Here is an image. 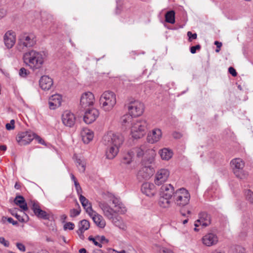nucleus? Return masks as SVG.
<instances>
[{"instance_id":"nucleus-17","label":"nucleus","mask_w":253,"mask_h":253,"mask_svg":"<svg viewBox=\"0 0 253 253\" xmlns=\"http://www.w3.org/2000/svg\"><path fill=\"white\" fill-rule=\"evenodd\" d=\"M31 204L32 205V210L38 218L43 219L48 218V214L41 209L40 204L37 201H31Z\"/></svg>"},{"instance_id":"nucleus-20","label":"nucleus","mask_w":253,"mask_h":253,"mask_svg":"<svg viewBox=\"0 0 253 253\" xmlns=\"http://www.w3.org/2000/svg\"><path fill=\"white\" fill-rule=\"evenodd\" d=\"M142 192L147 196L151 197L156 193V189L154 184L149 182H145L141 186Z\"/></svg>"},{"instance_id":"nucleus-3","label":"nucleus","mask_w":253,"mask_h":253,"mask_svg":"<svg viewBox=\"0 0 253 253\" xmlns=\"http://www.w3.org/2000/svg\"><path fill=\"white\" fill-rule=\"evenodd\" d=\"M113 205L114 208H112L104 201L98 203V206L102 210L104 215L109 220L115 216L116 213L124 214L126 211V208L121 202Z\"/></svg>"},{"instance_id":"nucleus-46","label":"nucleus","mask_w":253,"mask_h":253,"mask_svg":"<svg viewBox=\"0 0 253 253\" xmlns=\"http://www.w3.org/2000/svg\"><path fill=\"white\" fill-rule=\"evenodd\" d=\"M80 213V211L77 209H72L70 211V216L71 217H75Z\"/></svg>"},{"instance_id":"nucleus-4","label":"nucleus","mask_w":253,"mask_h":253,"mask_svg":"<svg viewBox=\"0 0 253 253\" xmlns=\"http://www.w3.org/2000/svg\"><path fill=\"white\" fill-rule=\"evenodd\" d=\"M148 123L145 119H135L133 121L130 133L134 139L143 137L148 129Z\"/></svg>"},{"instance_id":"nucleus-60","label":"nucleus","mask_w":253,"mask_h":253,"mask_svg":"<svg viewBox=\"0 0 253 253\" xmlns=\"http://www.w3.org/2000/svg\"><path fill=\"white\" fill-rule=\"evenodd\" d=\"M181 134L178 132H175L173 133V136L175 138H179L181 137Z\"/></svg>"},{"instance_id":"nucleus-31","label":"nucleus","mask_w":253,"mask_h":253,"mask_svg":"<svg viewBox=\"0 0 253 253\" xmlns=\"http://www.w3.org/2000/svg\"><path fill=\"white\" fill-rule=\"evenodd\" d=\"M133 157L134 151L130 150L124 154L121 161L122 163L123 164L129 165L132 162Z\"/></svg>"},{"instance_id":"nucleus-36","label":"nucleus","mask_w":253,"mask_h":253,"mask_svg":"<svg viewBox=\"0 0 253 253\" xmlns=\"http://www.w3.org/2000/svg\"><path fill=\"white\" fill-rule=\"evenodd\" d=\"M90 224L88 220L84 219L81 220L79 224V229L80 231H85L89 228Z\"/></svg>"},{"instance_id":"nucleus-34","label":"nucleus","mask_w":253,"mask_h":253,"mask_svg":"<svg viewBox=\"0 0 253 253\" xmlns=\"http://www.w3.org/2000/svg\"><path fill=\"white\" fill-rule=\"evenodd\" d=\"M171 198L164 197L161 196L159 200V205L162 208H168L170 207L171 202L170 199Z\"/></svg>"},{"instance_id":"nucleus-50","label":"nucleus","mask_w":253,"mask_h":253,"mask_svg":"<svg viewBox=\"0 0 253 253\" xmlns=\"http://www.w3.org/2000/svg\"><path fill=\"white\" fill-rule=\"evenodd\" d=\"M16 247L17 248L21 251L24 252L25 251V246L20 243H16Z\"/></svg>"},{"instance_id":"nucleus-51","label":"nucleus","mask_w":253,"mask_h":253,"mask_svg":"<svg viewBox=\"0 0 253 253\" xmlns=\"http://www.w3.org/2000/svg\"><path fill=\"white\" fill-rule=\"evenodd\" d=\"M97 240L101 243H108V240L105 238L104 236H97Z\"/></svg>"},{"instance_id":"nucleus-44","label":"nucleus","mask_w":253,"mask_h":253,"mask_svg":"<svg viewBox=\"0 0 253 253\" xmlns=\"http://www.w3.org/2000/svg\"><path fill=\"white\" fill-rule=\"evenodd\" d=\"M74 185L76 188V190L77 191V193L79 196L80 197L81 195H82V190L80 184L78 182H76L74 183Z\"/></svg>"},{"instance_id":"nucleus-18","label":"nucleus","mask_w":253,"mask_h":253,"mask_svg":"<svg viewBox=\"0 0 253 253\" xmlns=\"http://www.w3.org/2000/svg\"><path fill=\"white\" fill-rule=\"evenodd\" d=\"M218 241L217 235L213 233H209L202 238L203 244L207 247H211L216 245Z\"/></svg>"},{"instance_id":"nucleus-29","label":"nucleus","mask_w":253,"mask_h":253,"mask_svg":"<svg viewBox=\"0 0 253 253\" xmlns=\"http://www.w3.org/2000/svg\"><path fill=\"white\" fill-rule=\"evenodd\" d=\"M198 222H201L203 226H207L210 223V216L206 212H201L199 215Z\"/></svg>"},{"instance_id":"nucleus-26","label":"nucleus","mask_w":253,"mask_h":253,"mask_svg":"<svg viewBox=\"0 0 253 253\" xmlns=\"http://www.w3.org/2000/svg\"><path fill=\"white\" fill-rule=\"evenodd\" d=\"M90 216L92 217V220L97 226L101 228H103L105 226V221L101 215L93 211Z\"/></svg>"},{"instance_id":"nucleus-54","label":"nucleus","mask_w":253,"mask_h":253,"mask_svg":"<svg viewBox=\"0 0 253 253\" xmlns=\"http://www.w3.org/2000/svg\"><path fill=\"white\" fill-rule=\"evenodd\" d=\"M160 253H173V252L165 248L160 249Z\"/></svg>"},{"instance_id":"nucleus-49","label":"nucleus","mask_w":253,"mask_h":253,"mask_svg":"<svg viewBox=\"0 0 253 253\" xmlns=\"http://www.w3.org/2000/svg\"><path fill=\"white\" fill-rule=\"evenodd\" d=\"M228 72L233 77H236L237 76V73L235 69L233 67H230L228 68Z\"/></svg>"},{"instance_id":"nucleus-42","label":"nucleus","mask_w":253,"mask_h":253,"mask_svg":"<svg viewBox=\"0 0 253 253\" xmlns=\"http://www.w3.org/2000/svg\"><path fill=\"white\" fill-rule=\"evenodd\" d=\"M187 35L188 37V40L189 42H192L193 40L196 39L197 37V35L196 33L193 34L190 31L188 32Z\"/></svg>"},{"instance_id":"nucleus-30","label":"nucleus","mask_w":253,"mask_h":253,"mask_svg":"<svg viewBox=\"0 0 253 253\" xmlns=\"http://www.w3.org/2000/svg\"><path fill=\"white\" fill-rule=\"evenodd\" d=\"M101 195L104 200L111 201L113 204H117L121 202L119 199L109 192H103Z\"/></svg>"},{"instance_id":"nucleus-21","label":"nucleus","mask_w":253,"mask_h":253,"mask_svg":"<svg viewBox=\"0 0 253 253\" xmlns=\"http://www.w3.org/2000/svg\"><path fill=\"white\" fill-rule=\"evenodd\" d=\"M174 192L173 186L170 184H167L161 187L160 195L164 197L171 198L173 197Z\"/></svg>"},{"instance_id":"nucleus-57","label":"nucleus","mask_w":253,"mask_h":253,"mask_svg":"<svg viewBox=\"0 0 253 253\" xmlns=\"http://www.w3.org/2000/svg\"><path fill=\"white\" fill-rule=\"evenodd\" d=\"M5 127L6 129L10 130L13 129L14 128V126L11 125L10 123H7L5 125Z\"/></svg>"},{"instance_id":"nucleus-6","label":"nucleus","mask_w":253,"mask_h":253,"mask_svg":"<svg viewBox=\"0 0 253 253\" xmlns=\"http://www.w3.org/2000/svg\"><path fill=\"white\" fill-rule=\"evenodd\" d=\"M190 198L188 191L184 188H180L175 191L172 199L177 206L183 207L189 204Z\"/></svg>"},{"instance_id":"nucleus-24","label":"nucleus","mask_w":253,"mask_h":253,"mask_svg":"<svg viewBox=\"0 0 253 253\" xmlns=\"http://www.w3.org/2000/svg\"><path fill=\"white\" fill-rule=\"evenodd\" d=\"M62 99L61 95L56 94L52 95L49 98V107L50 109L54 110L59 107L61 104Z\"/></svg>"},{"instance_id":"nucleus-53","label":"nucleus","mask_w":253,"mask_h":253,"mask_svg":"<svg viewBox=\"0 0 253 253\" xmlns=\"http://www.w3.org/2000/svg\"><path fill=\"white\" fill-rule=\"evenodd\" d=\"M214 44L216 45L217 48L215 49V52H218L220 50V47L222 46V43L218 41H215Z\"/></svg>"},{"instance_id":"nucleus-13","label":"nucleus","mask_w":253,"mask_h":253,"mask_svg":"<svg viewBox=\"0 0 253 253\" xmlns=\"http://www.w3.org/2000/svg\"><path fill=\"white\" fill-rule=\"evenodd\" d=\"M169 171L167 169H159L155 175L154 182L155 184L160 186L166 182L169 177Z\"/></svg>"},{"instance_id":"nucleus-58","label":"nucleus","mask_w":253,"mask_h":253,"mask_svg":"<svg viewBox=\"0 0 253 253\" xmlns=\"http://www.w3.org/2000/svg\"><path fill=\"white\" fill-rule=\"evenodd\" d=\"M6 15V10L3 8L0 9V19Z\"/></svg>"},{"instance_id":"nucleus-35","label":"nucleus","mask_w":253,"mask_h":253,"mask_svg":"<svg viewBox=\"0 0 253 253\" xmlns=\"http://www.w3.org/2000/svg\"><path fill=\"white\" fill-rule=\"evenodd\" d=\"M132 117L133 116L129 113L124 115L121 118L122 125L125 126H128L129 124H131L132 125L133 121L135 120V119H133Z\"/></svg>"},{"instance_id":"nucleus-48","label":"nucleus","mask_w":253,"mask_h":253,"mask_svg":"<svg viewBox=\"0 0 253 253\" xmlns=\"http://www.w3.org/2000/svg\"><path fill=\"white\" fill-rule=\"evenodd\" d=\"M0 243L2 244L5 247H8L9 243L8 241L6 240L3 237H0Z\"/></svg>"},{"instance_id":"nucleus-11","label":"nucleus","mask_w":253,"mask_h":253,"mask_svg":"<svg viewBox=\"0 0 253 253\" xmlns=\"http://www.w3.org/2000/svg\"><path fill=\"white\" fill-rule=\"evenodd\" d=\"M34 133L31 131L19 132L16 137V140L20 145L29 144L34 139Z\"/></svg>"},{"instance_id":"nucleus-22","label":"nucleus","mask_w":253,"mask_h":253,"mask_svg":"<svg viewBox=\"0 0 253 253\" xmlns=\"http://www.w3.org/2000/svg\"><path fill=\"white\" fill-rule=\"evenodd\" d=\"M153 173V168L151 166H145L138 171L137 177L140 180L148 179Z\"/></svg>"},{"instance_id":"nucleus-40","label":"nucleus","mask_w":253,"mask_h":253,"mask_svg":"<svg viewBox=\"0 0 253 253\" xmlns=\"http://www.w3.org/2000/svg\"><path fill=\"white\" fill-rule=\"evenodd\" d=\"M29 72L24 68H21L19 72V75L21 77L25 78L29 74Z\"/></svg>"},{"instance_id":"nucleus-28","label":"nucleus","mask_w":253,"mask_h":253,"mask_svg":"<svg viewBox=\"0 0 253 253\" xmlns=\"http://www.w3.org/2000/svg\"><path fill=\"white\" fill-rule=\"evenodd\" d=\"M110 220L112 223L121 230H126V226L121 217L115 216L111 218Z\"/></svg>"},{"instance_id":"nucleus-62","label":"nucleus","mask_w":253,"mask_h":253,"mask_svg":"<svg viewBox=\"0 0 253 253\" xmlns=\"http://www.w3.org/2000/svg\"><path fill=\"white\" fill-rule=\"evenodd\" d=\"M67 216L65 214H62L61 215L60 218L62 220L64 221L67 219Z\"/></svg>"},{"instance_id":"nucleus-8","label":"nucleus","mask_w":253,"mask_h":253,"mask_svg":"<svg viewBox=\"0 0 253 253\" xmlns=\"http://www.w3.org/2000/svg\"><path fill=\"white\" fill-rule=\"evenodd\" d=\"M134 151V154L136 153L137 157H143V161L147 160L148 164H151L156 155L155 152L152 149H148L145 145H141L139 147L131 149Z\"/></svg>"},{"instance_id":"nucleus-1","label":"nucleus","mask_w":253,"mask_h":253,"mask_svg":"<svg viewBox=\"0 0 253 253\" xmlns=\"http://www.w3.org/2000/svg\"><path fill=\"white\" fill-rule=\"evenodd\" d=\"M124 142V136L118 132L109 131L104 135L102 143L106 147V156L108 159H114L118 154Z\"/></svg>"},{"instance_id":"nucleus-27","label":"nucleus","mask_w":253,"mask_h":253,"mask_svg":"<svg viewBox=\"0 0 253 253\" xmlns=\"http://www.w3.org/2000/svg\"><path fill=\"white\" fill-rule=\"evenodd\" d=\"M79 200L82 205V206L86 211V212L88 213L89 215H91V213L93 212L90 203L89 201L84 196L81 195L79 197Z\"/></svg>"},{"instance_id":"nucleus-15","label":"nucleus","mask_w":253,"mask_h":253,"mask_svg":"<svg viewBox=\"0 0 253 253\" xmlns=\"http://www.w3.org/2000/svg\"><path fill=\"white\" fill-rule=\"evenodd\" d=\"M76 118L75 115L69 111H65L62 116V121L66 126L72 127L75 124Z\"/></svg>"},{"instance_id":"nucleus-2","label":"nucleus","mask_w":253,"mask_h":253,"mask_svg":"<svg viewBox=\"0 0 253 253\" xmlns=\"http://www.w3.org/2000/svg\"><path fill=\"white\" fill-rule=\"evenodd\" d=\"M25 64L30 69L35 70L40 69L44 63V53L35 50H31L23 55Z\"/></svg>"},{"instance_id":"nucleus-14","label":"nucleus","mask_w":253,"mask_h":253,"mask_svg":"<svg viewBox=\"0 0 253 253\" xmlns=\"http://www.w3.org/2000/svg\"><path fill=\"white\" fill-rule=\"evenodd\" d=\"M84 116V121L87 124H91L95 121L99 115V111L94 108H87Z\"/></svg>"},{"instance_id":"nucleus-43","label":"nucleus","mask_w":253,"mask_h":253,"mask_svg":"<svg viewBox=\"0 0 253 253\" xmlns=\"http://www.w3.org/2000/svg\"><path fill=\"white\" fill-rule=\"evenodd\" d=\"M74 227H75L74 224L71 222H67L64 225V229L65 230H67V229L73 230V229H74Z\"/></svg>"},{"instance_id":"nucleus-19","label":"nucleus","mask_w":253,"mask_h":253,"mask_svg":"<svg viewBox=\"0 0 253 253\" xmlns=\"http://www.w3.org/2000/svg\"><path fill=\"white\" fill-rule=\"evenodd\" d=\"M3 41L4 44L7 48H12L16 41L15 33L11 30L6 32L4 35Z\"/></svg>"},{"instance_id":"nucleus-45","label":"nucleus","mask_w":253,"mask_h":253,"mask_svg":"<svg viewBox=\"0 0 253 253\" xmlns=\"http://www.w3.org/2000/svg\"><path fill=\"white\" fill-rule=\"evenodd\" d=\"M34 139L38 141V143L43 145H46V143L44 140L41 138L40 136L34 133Z\"/></svg>"},{"instance_id":"nucleus-39","label":"nucleus","mask_w":253,"mask_h":253,"mask_svg":"<svg viewBox=\"0 0 253 253\" xmlns=\"http://www.w3.org/2000/svg\"><path fill=\"white\" fill-rule=\"evenodd\" d=\"M245 195L246 200L251 203H253V192L250 190H248L245 191Z\"/></svg>"},{"instance_id":"nucleus-25","label":"nucleus","mask_w":253,"mask_h":253,"mask_svg":"<svg viewBox=\"0 0 253 253\" xmlns=\"http://www.w3.org/2000/svg\"><path fill=\"white\" fill-rule=\"evenodd\" d=\"M81 135L84 143L88 144L94 137L93 132L87 128H84L81 131Z\"/></svg>"},{"instance_id":"nucleus-61","label":"nucleus","mask_w":253,"mask_h":253,"mask_svg":"<svg viewBox=\"0 0 253 253\" xmlns=\"http://www.w3.org/2000/svg\"><path fill=\"white\" fill-rule=\"evenodd\" d=\"M70 175L71 179L74 182V183H75L76 182H78L76 178L75 177V176H74V175L73 173H71L70 174Z\"/></svg>"},{"instance_id":"nucleus-63","label":"nucleus","mask_w":253,"mask_h":253,"mask_svg":"<svg viewBox=\"0 0 253 253\" xmlns=\"http://www.w3.org/2000/svg\"><path fill=\"white\" fill-rule=\"evenodd\" d=\"M80 253H87L85 249L82 248L79 250Z\"/></svg>"},{"instance_id":"nucleus-7","label":"nucleus","mask_w":253,"mask_h":253,"mask_svg":"<svg viewBox=\"0 0 253 253\" xmlns=\"http://www.w3.org/2000/svg\"><path fill=\"white\" fill-rule=\"evenodd\" d=\"M36 43V36L34 34L24 33L19 37L17 49L19 51H23L27 47L34 46Z\"/></svg>"},{"instance_id":"nucleus-23","label":"nucleus","mask_w":253,"mask_h":253,"mask_svg":"<svg viewBox=\"0 0 253 253\" xmlns=\"http://www.w3.org/2000/svg\"><path fill=\"white\" fill-rule=\"evenodd\" d=\"M53 83L52 79L47 76H42L39 81L40 86L44 90H49L52 86Z\"/></svg>"},{"instance_id":"nucleus-12","label":"nucleus","mask_w":253,"mask_h":253,"mask_svg":"<svg viewBox=\"0 0 253 253\" xmlns=\"http://www.w3.org/2000/svg\"><path fill=\"white\" fill-rule=\"evenodd\" d=\"M95 102L94 94L89 91L82 94L80 99V105L82 108L87 109L92 106Z\"/></svg>"},{"instance_id":"nucleus-52","label":"nucleus","mask_w":253,"mask_h":253,"mask_svg":"<svg viewBox=\"0 0 253 253\" xmlns=\"http://www.w3.org/2000/svg\"><path fill=\"white\" fill-rule=\"evenodd\" d=\"M12 214L14 215L20 222H24V218L17 213H14V211L12 213Z\"/></svg>"},{"instance_id":"nucleus-59","label":"nucleus","mask_w":253,"mask_h":253,"mask_svg":"<svg viewBox=\"0 0 253 253\" xmlns=\"http://www.w3.org/2000/svg\"><path fill=\"white\" fill-rule=\"evenodd\" d=\"M7 220L9 223H12L13 225H16L17 224V222L16 221H14L11 217H9Z\"/></svg>"},{"instance_id":"nucleus-38","label":"nucleus","mask_w":253,"mask_h":253,"mask_svg":"<svg viewBox=\"0 0 253 253\" xmlns=\"http://www.w3.org/2000/svg\"><path fill=\"white\" fill-rule=\"evenodd\" d=\"M76 162L79 170L81 172H84L85 169V163L83 160L80 158H77Z\"/></svg>"},{"instance_id":"nucleus-64","label":"nucleus","mask_w":253,"mask_h":253,"mask_svg":"<svg viewBox=\"0 0 253 253\" xmlns=\"http://www.w3.org/2000/svg\"><path fill=\"white\" fill-rule=\"evenodd\" d=\"M211 253H224L222 252L220 250H215L213 251V252H212Z\"/></svg>"},{"instance_id":"nucleus-56","label":"nucleus","mask_w":253,"mask_h":253,"mask_svg":"<svg viewBox=\"0 0 253 253\" xmlns=\"http://www.w3.org/2000/svg\"><path fill=\"white\" fill-rule=\"evenodd\" d=\"M77 234H78L80 238L82 240H84V231H80L79 230H78L77 231Z\"/></svg>"},{"instance_id":"nucleus-32","label":"nucleus","mask_w":253,"mask_h":253,"mask_svg":"<svg viewBox=\"0 0 253 253\" xmlns=\"http://www.w3.org/2000/svg\"><path fill=\"white\" fill-rule=\"evenodd\" d=\"M159 153L161 156L162 159L166 161L169 160L173 155L172 151L166 148L160 150Z\"/></svg>"},{"instance_id":"nucleus-33","label":"nucleus","mask_w":253,"mask_h":253,"mask_svg":"<svg viewBox=\"0 0 253 253\" xmlns=\"http://www.w3.org/2000/svg\"><path fill=\"white\" fill-rule=\"evenodd\" d=\"M14 202L15 204L19 206L23 211H26L28 210L27 204L23 196H16L14 200Z\"/></svg>"},{"instance_id":"nucleus-10","label":"nucleus","mask_w":253,"mask_h":253,"mask_svg":"<svg viewBox=\"0 0 253 253\" xmlns=\"http://www.w3.org/2000/svg\"><path fill=\"white\" fill-rule=\"evenodd\" d=\"M129 113L134 117L141 116L144 110V104L138 100L130 102L128 105Z\"/></svg>"},{"instance_id":"nucleus-47","label":"nucleus","mask_w":253,"mask_h":253,"mask_svg":"<svg viewBox=\"0 0 253 253\" xmlns=\"http://www.w3.org/2000/svg\"><path fill=\"white\" fill-rule=\"evenodd\" d=\"M201 49V45L197 44L195 46H193L190 47V52L192 54H194L196 52L197 50H200Z\"/></svg>"},{"instance_id":"nucleus-9","label":"nucleus","mask_w":253,"mask_h":253,"mask_svg":"<svg viewBox=\"0 0 253 253\" xmlns=\"http://www.w3.org/2000/svg\"><path fill=\"white\" fill-rule=\"evenodd\" d=\"M230 164L233 172L236 177L240 179L247 177L248 174L243 169L245 163L241 159H234L231 161Z\"/></svg>"},{"instance_id":"nucleus-41","label":"nucleus","mask_w":253,"mask_h":253,"mask_svg":"<svg viewBox=\"0 0 253 253\" xmlns=\"http://www.w3.org/2000/svg\"><path fill=\"white\" fill-rule=\"evenodd\" d=\"M88 240L90 241H92L93 244H94V245H95L96 246L99 247V248H102V245L101 244L98 243L96 240H97V239L96 238V237L95 238H93L92 236H90L88 238Z\"/></svg>"},{"instance_id":"nucleus-16","label":"nucleus","mask_w":253,"mask_h":253,"mask_svg":"<svg viewBox=\"0 0 253 253\" xmlns=\"http://www.w3.org/2000/svg\"><path fill=\"white\" fill-rule=\"evenodd\" d=\"M162 136L161 129L158 128H155L148 133L147 140L149 143L153 144L158 142L161 138Z\"/></svg>"},{"instance_id":"nucleus-37","label":"nucleus","mask_w":253,"mask_h":253,"mask_svg":"<svg viewBox=\"0 0 253 253\" xmlns=\"http://www.w3.org/2000/svg\"><path fill=\"white\" fill-rule=\"evenodd\" d=\"M174 12L172 10L167 12L165 15L166 22L173 24L175 22Z\"/></svg>"},{"instance_id":"nucleus-55","label":"nucleus","mask_w":253,"mask_h":253,"mask_svg":"<svg viewBox=\"0 0 253 253\" xmlns=\"http://www.w3.org/2000/svg\"><path fill=\"white\" fill-rule=\"evenodd\" d=\"M236 250L239 253H244L245 251V250L244 248H243L242 247L239 246H237L236 247Z\"/></svg>"},{"instance_id":"nucleus-5","label":"nucleus","mask_w":253,"mask_h":253,"mask_svg":"<svg viewBox=\"0 0 253 253\" xmlns=\"http://www.w3.org/2000/svg\"><path fill=\"white\" fill-rule=\"evenodd\" d=\"M101 108L105 111L111 110L116 104V96L111 91H104L99 98Z\"/></svg>"}]
</instances>
